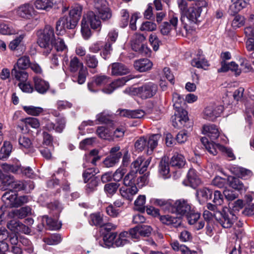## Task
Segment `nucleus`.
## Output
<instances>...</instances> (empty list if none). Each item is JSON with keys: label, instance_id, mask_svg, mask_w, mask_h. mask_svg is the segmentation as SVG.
Returning a JSON list of instances; mask_svg holds the SVG:
<instances>
[{"label": "nucleus", "instance_id": "nucleus-1", "mask_svg": "<svg viewBox=\"0 0 254 254\" xmlns=\"http://www.w3.org/2000/svg\"><path fill=\"white\" fill-rule=\"evenodd\" d=\"M38 37L37 44L43 49V54L46 56L52 52L54 46L57 51L67 50L63 39L55 38L54 28L50 25H46L43 30L39 31Z\"/></svg>", "mask_w": 254, "mask_h": 254}, {"label": "nucleus", "instance_id": "nucleus-2", "mask_svg": "<svg viewBox=\"0 0 254 254\" xmlns=\"http://www.w3.org/2000/svg\"><path fill=\"white\" fill-rule=\"evenodd\" d=\"M82 11V7L79 4L72 6L68 15L63 16L57 22V31H62L65 29L74 28L81 17Z\"/></svg>", "mask_w": 254, "mask_h": 254}, {"label": "nucleus", "instance_id": "nucleus-3", "mask_svg": "<svg viewBox=\"0 0 254 254\" xmlns=\"http://www.w3.org/2000/svg\"><path fill=\"white\" fill-rule=\"evenodd\" d=\"M101 21L93 11H88L84 14L81 23V32L85 40L88 39L91 36L90 28L100 30Z\"/></svg>", "mask_w": 254, "mask_h": 254}, {"label": "nucleus", "instance_id": "nucleus-4", "mask_svg": "<svg viewBox=\"0 0 254 254\" xmlns=\"http://www.w3.org/2000/svg\"><path fill=\"white\" fill-rule=\"evenodd\" d=\"M157 91V85L153 82H149L137 87H128L125 90L124 92L129 95L137 96L142 99H147L153 97Z\"/></svg>", "mask_w": 254, "mask_h": 254}, {"label": "nucleus", "instance_id": "nucleus-5", "mask_svg": "<svg viewBox=\"0 0 254 254\" xmlns=\"http://www.w3.org/2000/svg\"><path fill=\"white\" fill-rule=\"evenodd\" d=\"M1 199L6 207H18L29 201L28 196L23 195L17 197L16 192L9 190L2 195Z\"/></svg>", "mask_w": 254, "mask_h": 254}, {"label": "nucleus", "instance_id": "nucleus-6", "mask_svg": "<svg viewBox=\"0 0 254 254\" xmlns=\"http://www.w3.org/2000/svg\"><path fill=\"white\" fill-rule=\"evenodd\" d=\"M214 217L217 221L224 228H231L237 220L236 215L227 208H223L221 211H216Z\"/></svg>", "mask_w": 254, "mask_h": 254}, {"label": "nucleus", "instance_id": "nucleus-7", "mask_svg": "<svg viewBox=\"0 0 254 254\" xmlns=\"http://www.w3.org/2000/svg\"><path fill=\"white\" fill-rule=\"evenodd\" d=\"M207 5V0H200L199 2H196L194 5L190 6L184 14L190 22L195 23L200 16L202 11L201 8L206 7Z\"/></svg>", "mask_w": 254, "mask_h": 254}, {"label": "nucleus", "instance_id": "nucleus-8", "mask_svg": "<svg viewBox=\"0 0 254 254\" xmlns=\"http://www.w3.org/2000/svg\"><path fill=\"white\" fill-rule=\"evenodd\" d=\"M192 209L191 205L187 200L179 199L170 205L169 211L172 213L185 216L190 213Z\"/></svg>", "mask_w": 254, "mask_h": 254}, {"label": "nucleus", "instance_id": "nucleus-9", "mask_svg": "<svg viewBox=\"0 0 254 254\" xmlns=\"http://www.w3.org/2000/svg\"><path fill=\"white\" fill-rule=\"evenodd\" d=\"M15 12L19 17L26 19H33L38 14L33 5L29 3H25L18 6L15 9Z\"/></svg>", "mask_w": 254, "mask_h": 254}, {"label": "nucleus", "instance_id": "nucleus-10", "mask_svg": "<svg viewBox=\"0 0 254 254\" xmlns=\"http://www.w3.org/2000/svg\"><path fill=\"white\" fill-rule=\"evenodd\" d=\"M223 110L224 107L222 105L210 104L204 109L203 117L206 120L213 121L220 116Z\"/></svg>", "mask_w": 254, "mask_h": 254}, {"label": "nucleus", "instance_id": "nucleus-11", "mask_svg": "<svg viewBox=\"0 0 254 254\" xmlns=\"http://www.w3.org/2000/svg\"><path fill=\"white\" fill-rule=\"evenodd\" d=\"M95 8L97 10L98 16L103 20L110 19L112 14L106 0H98L95 4Z\"/></svg>", "mask_w": 254, "mask_h": 254}, {"label": "nucleus", "instance_id": "nucleus-12", "mask_svg": "<svg viewBox=\"0 0 254 254\" xmlns=\"http://www.w3.org/2000/svg\"><path fill=\"white\" fill-rule=\"evenodd\" d=\"M151 160V157H150L146 160L143 157H139L131 163V170L134 169V171H136V173L139 172V174H143L146 171Z\"/></svg>", "mask_w": 254, "mask_h": 254}, {"label": "nucleus", "instance_id": "nucleus-13", "mask_svg": "<svg viewBox=\"0 0 254 254\" xmlns=\"http://www.w3.org/2000/svg\"><path fill=\"white\" fill-rule=\"evenodd\" d=\"M169 22H165L161 26V32L163 35H167L172 29H176L178 22V17L177 14L173 12L169 13Z\"/></svg>", "mask_w": 254, "mask_h": 254}, {"label": "nucleus", "instance_id": "nucleus-14", "mask_svg": "<svg viewBox=\"0 0 254 254\" xmlns=\"http://www.w3.org/2000/svg\"><path fill=\"white\" fill-rule=\"evenodd\" d=\"M138 190L135 185L132 186H125L121 187L119 191L121 195L124 199L131 201L134 196L138 192Z\"/></svg>", "mask_w": 254, "mask_h": 254}, {"label": "nucleus", "instance_id": "nucleus-15", "mask_svg": "<svg viewBox=\"0 0 254 254\" xmlns=\"http://www.w3.org/2000/svg\"><path fill=\"white\" fill-rule=\"evenodd\" d=\"M191 64L198 68H203L204 69H206L209 66L208 61L204 58L203 52L201 50H198L197 51L196 57L192 60Z\"/></svg>", "mask_w": 254, "mask_h": 254}, {"label": "nucleus", "instance_id": "nucleus-16", "mask_svg": "<svg viewBox=\"0 0 254 254\" xmlns=\"http://www.w3.org/2000/svg\"><path fill=\"white\" fill-rule=\"evenodd\" d=\"M172 119L173 125L175 127H181L182 126L188 121V112L184 109H181V111H177Z\"/></svg>", "mask_w": 254, "mask_h": 254}, {"label": "nucleus", "instance_id": "nucleus-17", "mask_svg": "<svg viewBox=\"0 0 254 254\" xmlns=\"http://www.w3.org/2000/svg\"><path fill=\"white\" fill-rule=\"evenodd\" d=\"M7 227L14 233L22 232L26 234L30 232V229L27 226L15 219L9 221Z\"/></svg>", "mask_w": 254, "mask_h": 254}, {"label": "nucleus", "instance_id": "nucleus-18", "mask_svg": "<svg viewBox=\"0 0 254 254\" xmlns=\"http://www.w3.org/2000/svg\"><path fill=\"white\" fill-rule=\"evenodd\" d=\"M202 132L213 141L219 136L220 132L218 127L214 124L205 125L203 126Z\"/></svg>", "mask_w": 254, "mask_h": 254}, {"label": "nucleus", "instance_id": "nucleus-19", "mask_svg": "<svg viewBox=\"0 0 254 254\" xmlns=\"http://www.w3.org/2000/svg\"><path fill=\"white\" fill-rule=\"evenodd\" d=\"M229 170L234 175L244 179H248L253 175L251 170L237 165L231 166Z\"/></svg>", "mask_w": 254, "mask_h": 254}, {"label": "nucleus", "instance_id": "nucleus-20", "mask_svg": "<svg viewBox=\"0 0 254 254\" xmlns=\"http://www.w3.org/2000/svg\"><path fill=\"white\" fill-rule=\"evenodd\" d=\"M187 181V182H186V181H185L184 183L193 188L199 185L201 183V180L197 174L196 172L192 169H190L188 172Z\"/></svg>", "mask_w": 254, "mask_h": 254}, {"label": "nucleus", "instance_id": "nucleus-21", "mask_svg": "<svg viewBox=\"0 0 254 254\" xmlns=\"http://www.w3.org/2000/svg\"><path fill=\"white\" fill-rule=\"evenodd\" d=\"M145 36L141 34L135 33L131 39V47L133 50L135 52L141 53L144 46L142 43L145 40Z\"/></svg>", "mask_w": 254, "mask_h": 254}, {"label": "nucleus", "instance_id": "nucleus-22", "mask_svg": "<svg viewBox=\"0 0 254 254\" xmlns=\"http://www.w3.org/2000/svg\"><path fill=\"white\" fill-rule=\"evenodd\" d=\"M109 67L111 68L112 75H122L129 72V70L127 66L121 63H113L110 65Z\"/></svg>", "mask_w": 254, "mask_h": 254}, {"label": "nucleus", "instance_id": "nucleus-23", "mask_svg": "<svg viewBox=\"0 0 254 254\" xmlns=\"http://www.w3.org/2000/svg\"><path fill=\"white\" fill-rule=\"evenodd\" d=\"M9 237V232L3 227L0 228V254H5L4 253L9 249V246L6 240Z\"/></svg>", "mask_w": 254, "mask_h": 254}, {"label": "nucleus", "instance_id": "nucleus-24", "mask_svg": "<svg viewBox=\"0 0 254 254\" xmlns=\"http://www.w3.org/2000/svg\"><path fill=\"white\" fill-rule=\"evenodd\" d=\"M152 65V62L148 59H139L134 63L135 69L140 72H145L150 70Z\"/></svg>", "mask_w": 254, "mask_h": 254}, {"label": "nucleus", "instance_id": "nucleus-25", "mask_svg": "<svg viewBox=\"0 0 254 254\" xmlns=\"http://www.w3.org/2000/svg\"><path fill=\"white\" fill-rule=\"evenodd\" d=\"M158 171L159 176L163 179L170 177V167L168 158H163L159 165Z\"/></svg>", "mask_w": 254, "mask_h": 254}, {"label": "nucleus", "instance_id": "nucleus-26", "mask_svg": "<svg viewBox=\"0 0 254 254\" xmlns=\"http://www.w3.org/2000/svg\"><path fill=\"white\" fill-rule=\"evenodd\" d=\"M33 81L35 90L41 94L46 93L49 88V83L38 76L33 78Z\"/></svg>", "mask_w": 254, "mask_h": 254}, {"label": "nucleus", "instance_id": "nucleus-27", "mask_svg": "<svg viewBox=\"0 0 254 254\" xmlns=\"http://www.w3.org/2000/svg\"><path fill=\"white\" fill-rule=\"evenodd\" d=\"M126 77H122L115 80L108 86L103 89V91L107 94L112 93L116 88L123 86L128 80Z\"/></svg>", "mask_w": 254, "mask_h": 254}, {"label": "nucleus", "instance_id": "nucleus-28", "mask_svg": "<svg viewBox=\"0 0 254 254\" xmlns=\"http://www.w3.org/2000/svg\"><path fill=\"white\" fill-rule=\"evenodd\" d=\"M120 115L122 117L130 118L140 119L145 115V112L142 110H129L123 109L119 111Z\"/></svg>", "mask_w": 254, "mask_h": 254}, {"label": "nucleus", "instance_id": "nucleus-29", "mask_svg": "<svg viewBox=\"0 0 254 254\" xmlns=\"http://www.w3.org/2000/svg\"><path fill=\"white\" fill-rule=\"evenodd\" d=\"M0 166L2 169L7 173L20 174L22 171L20 163L18 161L12 163H2Z\"/></svg>", "mask_w": 254, "mask_h": 254}, {"label": "nucleus", "instance_id": "nucleus-30", "mask_svg": "<svg viewBox=\"0 0 254 254\" xmlns=\"http://www.w3.org/2000/svg\"><path fill=\"white\" fill-rule=\"evenodd\" d=\"M161 135L159 134H153L147 138V154L151 155L154 149L158 145V140Z\"/></svg>", "mask_w": 254, "mask_h": 254}, {"label": "nucleus", "instance_id": "nucleus-31", "mask_svg": "<svg viewBox=\"0 0 254 254\" xmlns=\"http://www.w3.org/2000/svg\"><path fill=\"white\" fill-rule=\"evenodd\" d=\"M232 1L234 2L230 6L229 11L232 14H235L245 7L250 0H232Z\"/></svg>", "mask_w": 254, "mask_h": 254}, {"label": "nucleus", "instance_id": "nucleus-32", "mask_svg": "<svg viewBox=\"0 0 254 254\" xmlns=\"http://www.w3.org/2000/svg\"><path fill=\"white\" fill-rule=\"evenodd\" d=\"M68 68L69 71L72 73L84 69L83 63L75 56L70 57Z\"/></svg>", "mask_w": 254, "mask_h": 254}, {"label": "nucleus", "instance_id": "nucleus-33", "mask_svg": "<svg viewBox=\"0 0 254 254\" xmlns=\"http://www.w3.org/2000/svg\"><path fill=\"white\" fill-rule=\"evenodd\" d=\"M160 220L163 224L172 225L175 227H177L181 223L180 217H175L169 215L161 216Z\"/></svg>", "mask_w": 254, "mask_h": 254}, {"label": "nucleus", "instance_id": "nucleus-34", "mask_svg": "<svg viewBox=\"0 0 254 254\" xmlns=\"http://www.w3.org/2000/svg\"><path fill=\"white\" fill-rule=\"evenodd\" d=\"M228 182L229 186L233 189L239 191H246L247 187L245 186L243 183L238 178L232 176H229Z\"/></svg>", "mask_w": 254, "mask_h": 254}, {"label": "nucleus", "instance_id": "nucleus-35", "mask_svg": "<svg viewBox=\"0 0 254 254\" xmlns=\"http://www.w3.org/2000/svg\"><path fill=\"white\" fill-rule=\"evenodd\" d=\"M171 246L173 250L176 252H180L181 254H197L196 252L190 251L186 246L180 244L177 241L172 242L171 243Z\"/></svg>", "mask_w": 254, "mask_h": 254}, {"label": "nucleus", "instance_id": "nucleus-36", "mask_svg": "<svg viewBox=\"0 0 254 254\" xmlns=\"http://www.w3.org/2000/svg\"><path fill=\"white\" fill-rule=\"evenodd\" d=\"M186 161L184 156L180 154H175L172 157L170 164L172 166L178 168L183 167L186 164Z\"/></svg>", "mask_w": 254, "mask_h": 254}, {"label": "nucleus", "instance_id": "nucleus-37", "mask_svg": "<svg viewBox=\"0 0 254 254\" xmlns=\"http://www.w3.org/2000/svg\"><path fill=\"white\" fill-rule=\"evenodd\" d=\"M137 175L136 171L131 170L124 178V185L128 186H135Z\"/></svg>", "mask_w": 254, "mask_h": 254}, {"label": "nucleus", "instance_id": "nucleus-38", "mask_svg": "<svg viewBox=\"0 0 254 254\" xmlns=\"http://www.w3.org/2000/svg\"><path fill=\"white\" fill-rule=\"evenodd\" d=\"M11 73L14 78L19 81V83L26 81L28 79V73L24 70L16 68V66H14Z\"/></svg>", "mask_w": 254, "mask_h": 254}, {"label": "nucleus", "instance_id": "nucleus-39", "mask_svg": "<svg viewBox=\"0 0 254 254\" xmlns=\"http://www.w3.org/2000/svg\"><path fill=\"white\" fill-rule=\"evenodd\" d=\"M122 155V152H118V154L115 155H109L105 158L103 163L106 167H112L119 161Z\"/></svg>", "mask_w": 254, "mask_h": 254}, {"label": "nucleus", "instance_id": "nucleus-40", "mask_svg": "<svg viewBox=\"0 0 254 254\" xmlns=\"http://www.w3.org/2000/svg\"><path fill=\"white\" fill-rule=\"evenodd\" d=\"M30 63L29 57L27 56H23L17 60L14 66H16V68L18 69L24 70L29 67Z\"/></svg>", "mask_w": 254, "mask_h": 254}, {"label": "nucleus", "instance_id": "nucleus-41", "mask_svg": "<svg viewBox=\"0 0 254 254\" xmlns=\"http://www.w3.org/2000/svg\"><path fill=\"white\" fill-rule=\"evenodd\" d=\"M84 63L89 68H95L98 65V60L96 56L88 54L84 58Z\"/></svg>", "mask_w": 254, "mask_h": 254}, {"label": "nucleus", "instance_id": "nucleus-42", "mask_svg": "<svg viewBox=\"0 0 254 254\" xmlns=\"http://www.w3.org/2000/svg\"><path fill=\"white\" fill-rule=\"evenodd\" d=\"M172 101L174 103V107L177 109V111H181L183 106L185 104V100L180 94L177 93H174L172 96Z\"/></svg>", "mask_w": 254, "mask_h": 254}, {"label": "nucleus", "instance_id": "nucleus-43", "mask_svg": "<svg viewBox=\"0 0 254 254\" xmlns=\"http://www.w3.org/2000/svg\"><path fill=\"white\" fill-rule=\"evenodd\" d=\"M43 223H46L48 228L50 229L58 230L61 228V224L57 220L49 217L47 216H43Z\"/></svg>", "mask_w": 254, "mask_h": 254}, {"label": "nucleus", "instance_id": "nucleus-44", "mask_svg": "<svg viewBox=\"0 0 254 254\" xmlns=\"http://www.w3.org/2000/svg\"><path fill=\"white\" fill-rule=\"evenodd\" d=\"M90 223L91 225L102 227L104 224L103 215L99 213L90 215Z\"/></svg>", "mask_w": 254, "mask_h": 254}, {"label": "nucleus", "instance_id": "nucleus-45", "mask_svg": "<svg viewBox=\"0 0 254 254\" xmlns=\"http://www.w3.org/2000/svg\"><path fill=\"white\" fill-rule=\"evenodd\" d=\"M34 4L38 9L47 10L53 5V0H36Z\"/></svg>", "mask_w": 254, "mask_h": 254}, {"label": "nucleus", "instance_id": "nucleus-46", "mask_svg": "<svg viewBox=\"0 0 254 254\" xmlns=\"http://www.w3.org/2000/svg\"><path fill=\"white\" fill-rule=\"evenodd\" d=\"M23 109L27 114L33 116H39L44 111L41 107L33 106H25L23 107Z\"/></svg>", "mask_w": 254, "mask_h": 254}, {"label": "nucleus", "instance_id": "nucleus-47", "mask_svg": "<svg viewBox=\"0 0 254 254\" xmlns=\"http://www.w3.org/2000/svg\"><path fill=\"white\" fill-rule=\"evenodd\" d=\"M117 237V233L116 232L109 233L105 234L103 236V242L105 247H110L115 245V241Z\"/></svg>", "mask_w": 254, "mask_h": 254}, {"label": "nucleus", "instance_id": "nucleus-48", "mask_svg": "<svg viewBox=\"0 0 254 254\" xmlns=\"http://www.w3.org/2000/svg\"><path fill=\"white\" fill-rule=\"evenodd\" d=\"M120 186V184L117 183H110L105 185L104 190L108 196H112L117 192Z\"/></svg>", "mask_w": 254, "mask_h": 254}, {"label": "nucleus", "instance_id": "nucleus-49", "mask_svg": "<svg viewBox=\"0 0 254 254\" xmlns=\"http://www.w3.org/2000/svg\"><path fill=\"white\" fill-rule=\"evenodd\" d=\"M129 238L127 231H124L121 232L117 237L115 241V245L117 247H120L125 245L127 239Z\"/></svg>", "mask_w": 254, "mask_h": 254}, {"label": "nucleus", "instance_id": "nucleus-50", "mask_svg": "<svg viewBox=\"0 0 254 254\" xmlns=\"http://www.w3.org/2000/svg\"><path fill=\"white\" fill-rule=\"evenodd\" d=\"M15 31L12 26L6 22H0V34L2 35H11Z\"/></svg>", "mask_w": 254, "mask_h": 254}, {"label": "nucleus", "instance_id": "nucleus-51", "mask_svg": "<svg viewBox=\"0 0 254 254\" xmlns=\"http://www.w3.org/2000/svg\"><path fill=\"white\" fill-rule=\"evenodd\" d=\"M14 181V177L12 176L6 175L0 181L2 188L4 190L9 189L11 190V186Z\"/></svg>", "mask_w": 254, "mask_h": 254}, {"label": "nucleus", "instance_id": "nucleus-52", "mask_svg": "<svg viewBox=\"0 0 254 254\" xmlns=\"http://www.w3.org/2000/svg\"><path fill=\"white\" fill-rule=\"evenodd\" d=\"M145 196L144 195H140L137 197L134 201L135 209L140 212H144L145 211Z\"/></svg>", "mask_w": 254, "mask_h": 254}, {"label": "nucleus", "instance_id": "nucleus-53", "mask_svg": "<svg viewBox=\"0 0 254 254\" xmlns=\"http://www.w3.org/2000/svg\"><path fill=\"white\" fill-rule=\"evenodd\" d=\"M11 146L8 142H4L0 151V159L7 158L11 151Z\"/></svg>", "mask_w": 254, "mask_h": 254}, {"label": "nucleus", "instance_id": "nucleus-54", "mask_svg": "<svg viewBox=\"0 0 254 254\" xmlns=\"http://www.w3.org/2000/svg\"><path fill=\"white\" fill-rule=\"evenodd\" d=\"M97 86H104L109 82L110 77L105 75L100 74L93 78Z\"/></svg>", "mask_w": 254, "mask_h": 254}, {"label": "nucleus", "instance_id": "nucleus-55", "mask_svg": "<svg viewBox=\"0 0 254 254\" xmlns=\"http://www.w3.org/2000/svg\"><path fill=\"white\" fill-rule=\"evenodd\" d=\"M120 25L122 28L126 27L128 23L129 12L127 9H122L120 12Z\"/></svg>", "mask_w": 254, "mask_h": 254}, {"label": "nucleus", "instance_id": "nucleus-56", "mask_svg": "<svg viewBox=\"0 0 254 254\" xmlns=\"http://www.w3.org/2000/svg\"><path fill=\"white\" fill-rule=\"evenodd\" d=\"M100 157H94L92 155H86L85 156V163L83 164L84 168L92 167L96 165L97 161L100 159Z\"/></svg>", "mask_w": 254, "mask_h": 254}, {"label": "nucleus", "instance_id": "nucleus-57", "mask_svg": "<svg viewBox=\"0 0 254 254\" xmlns=\"http://www.w3.org/2000/svg\"><path fill=\"white\" fill-rule=\"evenodd\" d=\"M20 147L22 149H28L32 146L31 140L27 137L22 135L18 139Z\"/></svg>", "mask_w": 254, "mask_h": 254}, {"label": "nucleus", "instance_id": "nucleus-58", "mask_svg": "<svg viewBox=\"0 0 254 254\" xmlns=\"http://www.w3.org/2000/svg\"><path fill=\"white\" fill-rule=\"evenodd\" d=\"M96 132L98 136L103 139H106L112 136V133L108 128L104 127H98Z\"/></svg>", "mask_w": 254, "mask_h": 254}, {"label": "nucleus", "instance_id": "nucleus-59", "mask_svg": "<svg viewBox=\"0 0 254 254\" xmlns=\"http://www.w3.org/2000/svg\"><path fill=\"white\" fill-rule=\"evenodd\" d=\"M61 236L60 234H54L44 239V242L49 245H57L61 241Z\"/></svg>", "mask_w": 254, "mask_h": 254}, {"label": "nucleus", "instance_id": "nucleus-60", "mask_svg": "<svg viewBox=\"0 0 254 254\" xmlns=\"http://www.w3.org/2000/svg\"><path fill=\"white\" fill-rule=\"evenodd\" d=\"M101 50L102 51L100 53V56L103 59L106 60L112 51V43H109V42H106V43L103 44V47Z\"/></svg>", "mask_w": 254, "mask_h": 254}, {"label": "nucleus", "instance_id": "nucleus-61", "mask_svg": "<svg viewBox=\"0 0 254 254\" xmlns=\"http://www.w3.org/2000/svg\"><path fill=\"white\" fill-rule=\"evenodd\" d=\"M197 194L198 197H201L204 200L210 199L212 194V191L206 188L200 189L197 191Z\"/></svg>", "mask_w": 254, "mask_h": 254}, {"label": "nucleus", "instance_id": "nucleus-62", "mask_svg": "<svg viewBox=\"0 0 254 254\" xmlns=\"http://www.w3.org/2000/svg\"><path fill=\"white\" fill-rule=\"evenodd\" d=\"M66 124L65 118L63 116L59 117L56 120V131L61 133L65 127Z\"/></svg>", "mask_w": 254, "mask_h": 254}, {"label": "nucleus", "instance_id": "nucleus-63", "mask_svg": "<svg viewBox=\"0 0 254 254\" xmlns=\"http://www.w3.org/2000/svg\"><path fill=\"white\" fill-rule=\"evenodd\" d=\"M87 74L86 69L80 70L77 76L73 77V81L77 82L79 84H82L85 82Z\"/></svg>", "mask_w": 254, "mask_h": 254}, {"label": "nucleus", "instance_id": "nucleus-64", "mask_svg": "<svg viewBox=\"0 0 254 254\" xmlns=\"http://www.w3.org/2000/svg\"><path fill=\"white\" fill-rule=\"evenodd\" d=\"M24 122L26 126H30L33 128H38L40 126L39 120L35 118L29 117L25 118Z\"/></svg>", "mask_w": 254, "mask_h": 254}]
</instances>
